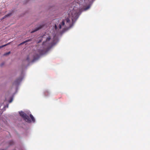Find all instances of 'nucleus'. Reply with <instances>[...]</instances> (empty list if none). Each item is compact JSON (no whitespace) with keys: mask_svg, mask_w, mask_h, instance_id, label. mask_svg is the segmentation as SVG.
<instances>
[{"mask_svg":"<svg viewBox=\"0 0 150 150\" xmlns=\"http://www.w3.org/2000/svg\"><path fill=\"white\" fill-rule=\"evenodd\" d=\"M89 8V6L86 7H83L81 9H76V7L74 6L73 10H72L71 15H69V18H67L66 19V24L71 28L74 24L75 21L79 17V13H81L83 11H86Z\"/></svg>","mask_w":150,"mask_h":150,"instance_id":"nucleus-1","label":"nucleus"},{"mask_svg":"<svg viewBox=\"0 0 150 150\" xmlns=\"http://www.w3.org/2000/svg\"><path fill=\"white\" fill-rule=\"evenodd\" d=\"M19 113L20 116L23 117L25 121L29 123H30L31 122V121L29 116L27 115L25 113L22 111L19 112Z\"/></svg>","mask_w":150,"mask_h":150,"instance_id":"nucleus-2","label":"nucleus"},{"mask_svg":"<svg viewBox=\"0 0 150 150\" xmlns=\"http://www.w3.org/2000/svg\"><path fill=\"white\" fill-rule=\"evenodd\" d=\"M43 26L40 25L39 27H38V28H36L34 30H33L31 32V33H34L39 30L41 28H42V27Z\"/></svg>","mask_w":150,"mask_h":150,"instance_id":"nucleus-3","label":"nucleus"},{"mask_svg":"<svg viewBox=\"0 0 150 150\" xmlns=\"http://www.w3.org/2000/svg\"><path fill=\"white\" fill-rule=\"evenodd\" d=\"M51 39V38L50 36L48 37L46 40V41L45 42H43L42 45H45L46 43H47V42L48 41H49Z\"/></svg>","mask_w":150,"mask_h":150,"instance_id":"nucleus-4","label":"nucleus"},{"mask_svg":"<svg viewBox=\"0 0 150 150\" xmlns=\"http://www.w3.org/2000/svg\"><path fill=\"white\" fill-rule=\"evenodd\" d=\"M65 25V22L64 21H63L62 23L59 24V28L60 29H61L62 28V26H64Z\"/></svg>","mask_w":150,"mask_h":150,"instance_id":"nucleus-5","label":"nucleus"},{"mask_svg":"<svg viewBox=\"0 0 150 150\" xmlns=\"http://www.w3.org/2000/svg\"><path fill=\"white\" fill-rule=\"evenodd\" d=\"M22 79L21 78H19L18 79H16L15 81V83L16 84H18L20 81H21Z\"/></svg>","mask_w":150,"mask_h":150,"instance_id":"nucleus-6","label":"nucleus"},{"mask_svg":"<svg viewBox=\"0 0 150 150\" xmlns=\"http://www.w3.org/2000/svg\"><path fill=\"white\" fill-rule=\"evenodd\" d=\"M30 116L31 119L32 121L33 122H35V119L33 115L31 114H30Z\"/></svg>","mask_w":150,"mask_h":150,"instance_id":"nucleus-7","label":"nucleus"},{"mask_svg":"<svg viewBox=\"0 0 150 150\" xmlns=\"http://www.w3.org/2000/svg\"><path fill=\"white\" fill-rule=\"evenodd\" d=\"M11 14V13H9V14H7V15L3 17L2 18V19H4V18H6V17H8V16H10Z\"/></svg>","mask_w":150,"mask_h":150,"instance_id":"nucleus-8","label":"nucleus"},{"mask_svg":"<svg viewBox=\"0 0 150 150\" xmlns=\"http://www.w3.org/2000/svg\"><path fill=\"white\" fill-rule=\"evenodd\" d=\"M10 43V42H9V43H8L7 44H5V45L0 46V49L1 48H2V47H4L5 46H6V45L9 44Z\"/></svg>","mask_w":150,"mask_h":150,"instance_id":"nucleus-9","label":"nucleus"},{"mask_svg":"<svg viewBox=\"0 0 150 150\" xmlns=\"http://www.w3.org/2000/svg\"><path fill=\"white\" fill-rule=\"evenodd\" d=\"M29 40H25V41L22 42L21 43V45H22V44H24L25 43L27 42H28L29 41Z\"/></svg>","mask_w":150,"mask_h":150,"instance_id":"nucleus-10","label":"nucleus"},{"mask_svg":"<svg viewBox=\"0 0 150 150\" xmlns=\"http://www.w3.org/2000/svg\"><path fill=\"white\" fill-rule=\"evenodd\" d=\"M10 53V52H8L4 54V56H6L8 55Z\"/></svg>","mask_w":150,"mask_h":150,"instance_id":"nucleus-11","label":"nucleus"},{"mask_svg":"<svg viewBox=\"0 0 150 150\" xmlns=\"http://www.w3.org/2000/svg\"><path fill=\"white\" fill-rule=\"evenodd\" d=\"M45 51H43V50L42 51H40V53L41 54H42L44 53Z\"/></svg>","mask_w":150,"mask_h":150,"instance_id":"nucleus-12","label":"nucleus"},{"mask_svg":"<svg viewBox=\"0 0 150 150\" xmlns=\"http://www.w3.org/2000/svg\"><path fill=\"white\" fill-rule=\"evenodd\" d=\"M55 28L56 30H57V25H55Z\"/></svg>","mask_w":150,"mask_h":150,"instance_id":"nucleus-13","label":"nucleus"},{"mask_svg":"<svg viewBox=\"0 0 150 150\" xmlns=\"http://www.w3.org/2000/svg\"><path fill=\"white\" fill-rule=\"evenodd\" d=\"M42 40H39V41L38 42V43H39L42 42Z\"/></svg>","mask_w":150,"mask_h":150,"instance_id":"nucleus-14","label":"nucleus"},{"mask_svg":"<svg viewBox=\"0 0 150 150\" xmlns=\"http://www.w3.org/2000/svg\"><path fill=\"white\" fill-rule=\"evenodd\" d=\"M27 61H29V57H28L27 58V59H26Z\"/></svg>","mask_w":150,"mask_h":150,"instance_id":"nucleus-15","label":"nucleus"},{"mask_svg":"<svg viewBox=\"0 0 150 150\" xmlns=\"http://www.w3.org/2000/svg\"><path fill=\"white\" fill-rule=\"evenodd\" d=\"M4 63H2L1 64V66H2L4 64Z\"/></svg>","mask_w":150,"mask_h":150,"instance_id":"nucleus-16","label":"nucleus"},{"mask_svg":"<svg viewBox=\"0 0 150 150\" xmlns=\"http://www.w3.org/2000/svg\"><path fill=\"white\" fill-rule=\"evenodd\" d=\"M11 142H12V143L11 144H13V141H11Z\"/></svg>","mask_w":150,"mask_h":150,"instance_id":"nucleus-17","label":"nucleus"},{"mask_svg":"<svg viewBox=\"0 0 150 150\" xmlns=\"http://www.w3.org/2000/svg\"><path fill=\"white\" fill-rule=\"evenodd\" d=\"M49 48V46H47V49H48Z\"/></svg>","mask_w":150,"mask_h":150,"instance_id":"nucleus-18","label":"nucleus"},{"mask_svg":"<svg viewBox=\"0 0 150 150\" xmlns=\"http://www.w3.org/2000/svg\"><path fill=\"white\" fill-rule=\"evenodd\" d=\"M11 101H12V100H10V102H11Z\"/></svg>","mask_w":150,"mask_h":150,"instance_id":"nucleus-19","label":"nucleus"},{"mask_svg":"<svg viewBox=\"0 0 150 150\" xmlns=\"http://www.w3.org/2000/svg\"><path fill=\"white\" fill-rule=\"evenodd\" d=\"M85 1H88L89 0H84Z\"/></svg>","mask_w":150,"mask_h":150,"instance_id":"nucleus-20","label":"nucleus"}]
</instances>
